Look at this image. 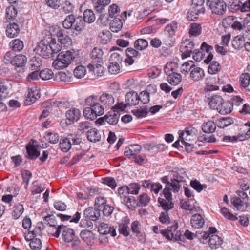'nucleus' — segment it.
Wrapping results in <instances>:
<instances>
[{"mask_svg":"<svg viewBox=\"0 0 250 250\" xmlns=\"http://www.w3.org/2000/svg\"><path fill=\"white\" fill-rule=\"evenodd\" d=\"M75 57L76 54L74 50L61 52L53 61V66L56 69L66 68L75 59Z\"/></svg>","mask_w":250,"mask_h":250,"instance_id":"obj_1","label":"nucleus"},{"mask_svg":"<svg viewBox=\"0 0 250 250\" xmlns=\"http://www.w3.org/2000/svg\"><path fill=\"white\" fill-rule=\"evenodd\" d=\"M84 24V21L82 17H75L72 14L67 16L62 22L63 26L65 29H72L78 32L83 29Z\"/></svg>","mask_w":250,"mask_h":250,"instance_id":"obj_2","label":"nucleus"},{"mask_svg":"<svg viewBox=\"0 0 250 250\" xmlns=\"http://www.w3.org/2000/svg\"><path fill=\"white\" fill-rule=\"evenodd\" d=\"M52 41V35L49 33L45 35L36 47L39 55L43 58H47L51 56V49L49 43Z\"/></svg>","mask_w":250,"mask_h":250,"instance_id":"obj_3","label":"nucleus"},{"mask_svg":"<svg viewBox=\"0 0 250 250\" xmlns=\"http://www.w3.org/2000/svg\"><path fill=\"white\" fill-rule=\"evenodd\" d=\"M61 233H62V237L63 240L66 243L72 242L74 238H75V231L73 229L63 225H58L55 228L54 233H51V234L52 236L58 238Z\"/></svg>","mask_w":250,"mask_h":250,"instance_id":"obj_4","label":"nucleus"},{"mask_svg":"<svg viewBox=\"0 0 250 250\" xmlns=\"http://www.w3.org/2000/svg\"><path fill=\"white\" fill-rule=\"evenodd\" d=\"M206 4L212 14L222 16L226 12L227 4L223 0H207Z\"/></svg>","mask_w":250,"mask_h":250,"instance_id":"obj_5","label":"nucleus"},{"mask_svg":"<svg viewBox=\"0 0 250 250\" xmlns=\"http://www.w3.org/2000/svg\"><path fill=\"white\" fill-rule=\"evenodd\" d=\"M98 97L94 95L88 97L85 101L87 105L92 107L93 112L96 117L103 115L106 108L103 104L98 103Z\"/></svg>","mask_w":250,"mask_h":250,"instance_id":"obj_6","label":"nucleus"},{"mask_svg":"<svg viewBox=\"0 0 250 250\" xmlns=\"http://www.w3.org/2000/svg\"><path fill=\"white\" fill-rule=\"evenodd\" d=\"M179 134H180L181 142L191 141L196 138L198 134V130L195 127L191 126L186 128L185 131H180Z\"/></svg>","mask_w":250,"mask_h":250,"instance_id":"obj_7","label":"nucleus"},{"mask_svg":"<svg viewBox=\"0 0 250 250\" xmlns=\"http://www.w3.org/2000/svg\"><path fill=\"white\" fill-rule=\"evenodd\" d=\"M194 48V44L193 42L190 40H186L184 42L182 43L180 48L182 58H186L189 57L193 53Z\"/></svg>","mask_w":250,"mask_h":250,"instance_id":"obj_8","label":"nucleus"},{"mask_svg":"<svg viewBox=\"0 0 250 250\" xmlns=\"http://www.w3.org/2000/svg\"><path fill=\"white\" fill-rule=\"evenodd\" d=\"M119 116L120 113L118 111L112 109L104 117L100 118L99 121L105 120L110 125H116L118 122Z\"/></svg>","mask_w":250,"mask_h":250,"instance_id":"obj_9","label":"nucleus"},{"mask_svg":"<svg viewBox=\"0 0 250 250\" xmlns=\"http://www.w3.org/2000/svg\"><path fill=\"white\" fill-rule=\"evenodd\" d=\"M204 0H192L191 13L194 16L199 14H204L205 9L204 6Z\"/></svg>","mask_w":250,"mask_h":250,"instance_id":"obj_10","label":"nucleus"},{"mask_svg":"<svg viewBox=\"0 0 250 250\" xmlns=\"http://www.w3.org/2000/svg\"><path fill=\"white\" fill-rule=\"evenodd\" d=\"M163 195L166 199L159 197L158 199V203L160 205L159 206L167 212L172 209L174 207L173 203L172 202V194L170 192V195H167L168 197H167L166 194Z\"/></svg>","mask_w":250,"mask_h":250,"instance_id":"obj_11","label":"nucleus"},{"mask_svg":"<svg viewBox=\"0 0 250 250\" xmlns=\"http://www.w3.org/2000/svg\"><path fill=\"white\" fill-rule=\"evenodd\" d=\"M100 209L93 208H88L84 211V216L86 219L95 221L100 216Z\"/></svg>","mask_w":250,"mask_h":250,"instance_id":"obj_12","label":"nucleus"},{"mask_svg":"<svg viewBox=\"0 0 250 250\" xmlns=\"http://www.w3.org/2000/svg\"><path fill=\"white\" fill-rule=\"evenodd\" d=\"M58 40L62 44L69 45L71 43V39L67 35V32L65 29H60L58 30L56 33Z\"/></svg>","mask_w":250,"mask_h":250,"instance_id":"obj_13","label":"nucleus"},{"mask_svg":"<svg viewBox=\"0 0 250 250\" xmlns=\"http://www.w3.org/2000/svg\"><path fill=\"white\" fill-rule=\"evenodd\" d=\"M104 52L101 48L94 47L90 53L92 63H103Z\"/></svg>","mask_w":250,"mask_h":250,"instance_id":"obj_14","label":"nucleus"},{"mask_svg":"<svg viewBox=\"0 0 250 250\" xmlns=\"http://www.w3.org/2000/svg\"><path fill=\"white\" fill-rule=\"evenodd\" d=\"M98 231L102 235L111 234V235L113 237L116 235L115 229L104 223H101L100 224L98 227Z\"/></svg>","mask_w":250,"mask_h":250,"instance_id":"obj_15","label":"nucleus"},{"mask_svg":"<svg viewBox=\"0 0 250 250\" xmlns=\"http://www.w3.org/2000/svg\"><path fill=\"white\" fill-rule=\"evenodd\" d=\"M223 100L221 96L215 95L208 98V105L210 109L218 111Z\"/></svg>","mask_w":250,"mask_h":250,"instance_id":"obj_16","label":"nucleus"},{"mask_svg":"<svg viewBox=\"0 0 250 250\" xmlns=\"http://www.w3.org/2000/svg\"><path fill=\"white\" fill-rule=\"evenodd\" d=\"M98 101H100L101 104L106 108L114 103V98L112 94L104 93L98 98Z\"/></svg>","mask_w":250,"mask_h":250,"instance_id":"obj_17","label":"nucleus"},{"mask_svg":"<svg viewBox=\"0 0 250 250\" xmlns=\"http://www.w3.org/2000/svg\"><path fill=\"white\" fill-rule=\"evenodd\" d=\"M142 147L140 145H131L125 148L124 154L128 158H130L131 156H134L139 153Z\"/></svg>","mask_w":250,"mask_h":250,"instance_id":"obj_18","label":"nucleus"},{"mask_svg":"<svg viewBox=\"0 0 250 250\" xmlns=\"http://www.w3.org/2000/svg\"><path fill=\"white\" fill-rule=\"evenodd\" d=\"M205 73L203 69L194 65L190 73V78L194 81H199L204 77Z\"/></svg>","mask_w":250,"mask_h":250,"instance_id":"obj_19","label":"nucleus"},{"mask_svg":"<svg viewBox=\"0 0 250 250\" xmlns=\"http://www.w3.org/2000/svg\"><path fill=\"white\" fill-rule=\"evenodd\" d=\"M20 28L19 26L16 23H10L7 26L6 33L9 38H14L19 34Z\"/></svg>","mask_w":250,"mask_h":250,"instance_id":"obj_20","label":"nucleus"},{"mask_svg":"<svg viewBox=\"0 0 250 250\" xmlns=\"http://www.w3.org/2000/svg\"><path fill=\"white\" fill-rule=\"evenodd\" d=\"M10 63L17 67H22L25 65L27 62V58L23 55H17L15 56L10 61Z\"/></svg>","mask_w":250,"mask_h":250,"instance_id":"obj_21","label":"nucleus"},{"mask_svg":"<svg viewBox=\"0 0 250 250\" xmlns=\"http://www.w3.org/2000/svg\"><path fill=\"white\" fill-rule=\"evenodd\" d=\"M66 119L71 122L78 121L81 117V112L79 109L72 108L68 110L65 114Z\"/></svg>","mask_w":250,"mask_h":250,"instance_id":"obj_22","label":"nucleus"},{"mask_svg":"<svg viewBox=\"0 0 250 250\" xmlns=\"http://www.w3.org/2000/svg\"><path fill=\"white\" fill-rule=\"evenodd\" d=\"M87 138L91 142L97 143L100 141L101 134L96 128H92L89 131H87Z\"/></svg>","mask_w":250,"mask_h":250,"instance_id":"obj_23","label":"nucleus"},{"mask_svg":"<svg viewBox=\"0 0 250 250\" xmlns=\"http://www.w3.org/2000/svg\"><path fill=\"white\" fill-rule=\"evenodd\" d=\"M26 150L28 155L27 158L31 160H34L39 157L40 155V153L37 150L35 146L29 143L26 146Z\"/></svg>","mask_w":250,"mask_h":250,"instance_id":"obj_24","label":"nucleus"},{"mask_svg":"<svg viewBox=\"0 0 250 250\" xmlns=\"http://www.w3.org/2000/svg\"><path fill=\"white\" fill-rule=\"evenodd\" d=\"M118 49L119 52H114L111 54L109 61L110 63H115L117 64H121L123 61V55L124 53L121 50L118 49L117 47H114L112 48L113 50Z\"/></svg>","mask_w":250,"mask_h":250,"instance_id":"obj_25","label":"nucleus"},{"mask_svg":"<svg viewBox=\"0 0 250 250\" xmlns=\"http://www.w3.org/2000/svg\"><path fill=\"white\" fill-rule=\"evenodd\" d=\"M216 79L215 77L209 76L206 79L205 90L208 91L217 90L219 87L216 85Z\"/></svg>","mask_w":250,"mask_h":250,"instance_id":"obj_26","label":"nucleus"},{"mask_svg":"<svg viewBox=\"0 0 250 250\" xmlns=\"http://www.w3.org/2000/svg\"><path fill=\"white\" fill-rule=\"evenodd\" d=\"M190 223L193 228L199 229L203 226L205 221L200 214H196L191 217Z\"/></svg>","mask_w":250,"mask_h":250,"instance_id":"obj_27","label":"nucleus"},{"mask_svg":"<svg viewBox=\"0 0 250 250\" xmlns=\"http://www.w3.org/2000/svg\"><path fill=\"white\" fill-rule=\"evenodd\" d=\"M121 200L122 203L124 204L129 209H132L137 206V201L132 195L128 194L127 196H124Z\"/></svg>","mask_w":250,"mask_h":250,"instance_id":"obj_28","label":"nucleus"},{"mask_svg":"<svg viewBox=\"0 0 250 250\" xmlns=\"http://www.w3.org/2000/svg\"><path fill=\"white\" fill-rule=\"evenodd\" d=\"M95 9L99 13H101L110 2V0H91Z\"/></svg>","mask_w":250,"mask_h":250,"instance_id":"obj_29","label":"nucleus"},{"mask_svg":"<svg viewBox=\"0 0 250 250\" xmlns=\"http://www.w3.org/2000/svg\"><path fill=\"white\" fill-rule=\"evenodd\" d=\"M219 107L218 111L222 115L230 113L232 110V105L229 101H225L223 100Z\"/></svg>","mask_w":250,"mask_h":250,"instance_id":"obj_30","label":"nucleus"},{"mask_svg":"<svg viewBox=\"0 0 250 250\" xmlns=\"http://www.w3.org/2000/svg\"><path fill=\"white\" fill-rule=\"evenodd\" d=\"M113 18L110 23V29L113 32H117L122 28V21L120 18Z\"/></svg>","mask_w":250,"mask_h":250,"instance_id":"obj_31","label":"nucleus"},{"mask_svg":"<svg viewBox=\"0 0 250 250\" xmlns=\"http://www.w3.org/2000/svg\"><path fill=\"white\" fill-rule=\"evenodd\" d=\"M125 100L127 104L137 105L139 103L138 94L135 92H128L125 94Z\"/></svg>","mask_w":250,"mask_h":250,"instance_id":"obj_32","label":"nucleus"},{"mask_svg":"<svg viewBox=\"0 0 250 250\" xmlns=\"http://www.w3.org/2000/svg\"><path fill=\"white\" fill-rule=\"evenodd\" d=\"M103 63H91L88 64L87 67L90 71H93L95 75L101 76L104 72V68L102 66Z\"/></svg>","mask_w":250,"mask_h":250,"instance_id":"obj_33","label":"nucleus"},{"mask_svg":"<svg viewBox=\"0 0 250 250\" xmlns=\"http://www.w3.org/2000/svg\"><path fill=\"white\" fill-rule=\"evenodd\" d=\"M39 97L40 96L36 91L30 89L26 97L25 103L27 105H30L32 103H35Z\"/></svg>","mask_w":250,"mask_h":250,"instance_id":"obj_34","label":"nucleus"},{"mask_svg":"<svg viewBox=\"0 0 250 250\" xmlns=\"http://www.w3.org/2000/svg\"><path fill=\"white\" fill-rule=\"evenodd\" d=\"M98 37L100 42L102 44H105L110 41L112 35L109 31L106 30L101 31Z\"/></svg>","mask_w":250,"mask_h":250,"instance_id":"obj_35","label":"nucleus"},{"mask_svg":"<svg viewBox=\"0 0 250 250\" xmlns=\"http://www.w3.org/2000/svg\"><path fill=\"white\" fill-rule=\"evenodd\" d=\"M9 94L7 83L3 80H0V100L7 97Z\"/></svg>","mask_w":250,"mask_h":250,"instance_id":"obj_36","label":"nucleus"},{"mask_svg":"<svg viewBox=\"0 0 250 250\" xmlns=\"http://www.w3.org/2000/svg\"><path fill=\"white\" fill-rule=\"evenodd\" d=\"M202 27L199 23H192L190 25L189 34L190 36H198L201 33Z\"/></svg>","mask_w":250,"mask_h":250,"instance_id":"obj_37","label":"nucleus"},{"mask_svg":"<svg viewBox=\"0 0 250 250\" xmlns=\"http://www.w3.org/2000/svg\"><path fill=\"white\" fill-rule=\"evenodd\" d=\"M221 244L222 240L218 235L213 234L209 237L208 244L212 249L217 248Z\"/></svg>","mask_w":250,"mask_h":250,"instance_id":"obj_38","label":"nucleus"},{"mask_svg":"<svg viewBox=\"0 0 250 250\" xmlns=\"http://www.w3.org/2000/svg\"><path fill=\"white\" fill-rule=\"evenodd\" d=\"M17 15V10L13 5L8 7L6 9V19L8 22L13 21Z\"/></svg>","mask_w":250,"mask_h":250,"instance_id":"obj_39","label":"nucleus"},{"mask_svg":"<svg viewBox=\"0 0 250 250\" xmlns=\"http://www.w3.org/2000/svg\"><path fill=\"white\" fill-rule=\"evenodd\" d=\"M216 127V125L213 122L208 121L203 124L202 129L206 133H211L215 131Z\"/></svg>","mask_w":250,"mask_h":250,"instance_id":"obj_40","label":"nucleus"},{"mask_svg":"<svg viewBox=\"0 0 250 250\" xmlns=\"http://www.w3.org/2000/svg\"><path fill=\"white\" fill-rule=\"evenodd\" d=\"M150 197L146 193H142L138 196L137 206L139 207H146L150 202Z\"/></svg>","mask_w":250,"mask_h":250,"instance_id":"obj_41","label":"nucleus"},{"mask_svg":"<svg viewBox=\"0 0 250 250\" xmlns=\"http://www.w3.org/2000/svg\"><path fill=\"white\" fill-rule=\"evenodd\" d=\"M71 142L68 138L61 139L60 141V147L62 151L67 152L71 147Z\"/></svg>","mask_w":250,"mask_h":250,"instance_id":"obj_42","label":"nucleus"},{"mask_svg":"<svg viewBox=\"0 0 250 250\" xmlns=\"http://www.w3.org/2000/svg\"><path fill=\"white\" fill-rule=\"evenodd\" d=\"M70 80V73L67 74L64 72H59L55 74L54 80L55 81L69 82Z\"/></svg>","mask_w":250,"mask_h":250,"instance_id":"obj_43","label":"nucleus"},{"mask_svg":"<svg viewBox=\"0 0 250 250\" xmlns=\"http://www.w3.org/2000/svg\"><path fill=\"white\" fill-rule=\"evenodd\" d=\"M232 47L235 49H240L245 47V42L243 37L237 36L235 37L231 42Z\"/></svg>","mask_w":250,"mask_h":250,"instance_id":"obj_44","label":"nucleus"},{"mask_svg":"<svg viewBox=\"0 0 250 250\" xmlns=\"http://www.w3.org/2000/svg\"><path fill=\"white\" fill-rule=\"evenodd\" d=\"M181 182H182L179 181L175 179H171L170 184H168V192H170L171 190L173 191L174 193L178 192L181 188V185L180 183Z\"/></svg>","mask_w":250,"mask_h":250,"instance_id":"obj_45","label":"nucleus"},{"mask_svg":"<svg viewBox=\"0 0 250 250\" xmlns=\"http://www.w3.org/2000/svg\"><path fill=\"white\" fill-rule=\"evenodd\" d=\"M10 47L14 51H21L24 47L23 42L19 39H15L10 43Z\"/></svg>","mask_w":250,"mask_h":250,"instance_id":"obj_46","label":"nucleus"},{"mask_svg":"<svg viewBox=\"0 0 250 250\" xmlns=\"http://www.w3.org/2000/svg\"><path fill=\"white\" fill-rule=\"evenodd\" d=\"M83 20L85 22L92 23L95 20V15L91 10L87 9L83 12Z\"/></svg>","mask_w":250,"mask_h":250,"instance_id":"obj_47","label":"nucleus"},{"mask_svg":"<svg viewBox=\"0 0 250 250\" xmlns=\"http://www.w3.org/2000/svg\"><path fill=\"white\" fill-rule=\"evenodd\" d=\"M182 80V76L179 73H173L167 77L168 83L173 85H178Z\"/></svg>","mask_w":250,"mask_h":250,"instance_id":"obj_48","label":"nucleus"},{"mask_svg":"<svg viewBox=\"0 0 250 250\" xmlns=\"http://www.w3.org/2000/svg\"><path fill=\"white\" fill-rule=\"evenodd\" d=\"M40 78L42 80H49L51 79H54L55 74L50 69H45L40 71Z\"/></svg>","mask_w":250,"mask_h":250,"instance_id":"obj_49","label":"nucleus"},{"mask_svg":"<svg viewBox=\"0 0 250 250\" xmlns=\"http://www.w3.org/2000/svg\"><path fill=\"white\" fill-rule=\"evenodd\" d=\"M92 128V124L88 121H83L79 123L78 126V130L81 132H86L89 131Z\"/></svg>","mask_w":250,"mask_h":250,"instance_id":"obj_50","label":"nucleus"},{"mask_svg":"<svg viewBox=\"0 0 250 250\" xmlns=\"http://www.w3.org/2000/svg\"><path fill=\"white\" fill-rule=\"evenodd\" d=\"M148 45V42L143 39H138L134 42V47L138 50L145 49Z\"/></svg>","mask_w":250,"mask_h":250,"instance_id":"obj_51","label":"nucleus"},{"mask_svg":"<svg viewBox=\"0 0 250 250\" xmlns=\"http://www.w3.org/2000/svg\"><path fill=\"white\" fill-rule=\"evenodd\" d=\"M68 102L64 98H59L55 101L51 103L52 106L54 107H66L68 105Z\"/></svg>","mask_w":250,"mask_h":250,"instance_id":"obj_52","label":"nucleus"},{"mask_svg":"<svg viewBox=\"0 0 250 250\" xmlns=\"http://www.w3.org/2000/svg\"><path fill=\"white\" fill-rule=\"evenodd\" d=\"M24 211V208L22 204H19L14 207V210L12 212V216L15 219L19 218L22 214Z\"/></svg>","mask_w":250,"mask_h":250,"instance_id":"obj_53","label":"nucleus"},{"mask_svg":"<svg viewBox=\"0 0 250 250\" xmlns=\"http://www.w3.org/2000/svg\"><path fill=\"white\" fill-rule=\"evenodd\" d=\"M233 123V121L230 118H223L219 120H218L216 122L217 126L221 128H224L225 127H227Z\"/></svg>","mask_w":250,"mask_h":250,"instance_id":"obj_54","label":"nucleus"},{"mask_svg":"<svg viewBox=\"0 0 250 250\" xmlns=\"http://www.w3.org/2000/svg\"><path fill=\"white\" fill-rule=\"evenodd\" d=\"M132 113L137 118H141L146 117L148 113V110L146 107L143 108L134 109L132 110Z\"/></svg>","mask_w":250,"mask_h":250,"instance_id":"obj_55","label":"nucleus"},{"mask_svg":"<svg viewBox=\"0 0 250 250\" xmlns=\"http://www.w3.org/2000/svg\"><path fill=\"white\" fill-rule=\"evenodd\" d=\"M42 65V59L39 57H33L30 61V66L31 69L34 70H38Z\"/></svg>","mask_w":250,"mask_h":250,"instance_id":"obj_56","label":"nucleus"},{"mask_svg":"<svg viewBox=\"0 0 250 250\" xmlns=\"http://www.w3.org/2000/svg\"><path fill=\"white\" fill-rule=\"evenodd\" d=\"M46 140L51 144H56L59 141V136L58 133L55 132H48L45 137Z\"/></svg>","mask_w":250,"mask_h":250,"instance_id":"obj_57","label":"nucleus"},{"mask_svg":"<svg viewBox=\"0 0 250 250\" xmlns=\"http://www.w3.org/2000/svg\"><path fill=\"white\" fill-rule=\"evenodd\" d=\"M246 128L244 129L246 131L245 134H239L237 137V139L239 141H243L250 137V122H248L244 125Z\"/></svg>","mask_w":250,"mask_h":250,"instance_id":"obj_58","label":"nucleus"},{"mask_svg":"<svg viewBox=\"0 0 250 250\" xmlns=\"http://www.w3.org/2000/svg\"><path fill=\"white\" fill-rule=\"evenodd\" d=\"M240 82L242 86L247 87L250 82V74L248 73L242 74L240 76Z\"/></svg>","mask_w":250,"mask_h":250,"instance_id":"obj_59","label":"nucleus"},{"mask_svg":"<svg viewBox=\"0 0 250 250\" xmlns=\"http://www.w3.org/2000/svg\"><path fill=\"white\" fill-rule=\"evenodd\" d=\"M194 62L192 61H189L184 63L181 67V72L183 73H188L189 71L191 72L193 67L194 66Z\"/></svg>","mask_w":250,"mask_h":250,"instance_id":"obj_60","label":"nucleus"},{"mask_svg":"<svg viewBox=\"0 0 250 250\" xmlns=\"http://www.w3.org/2000/svg\"><path fill=\"white\" fill-rule=\"evenodd\" d=\"M49 44L51 49V56H52L53 54H56L61 51L62 47L60 44L56 43V40L54 38L52 37V41Z\"/></svg>","mask_w":250,"mask_h":250,"instance_id":"obj_61","label":"nucleus"},{"mask_svg":"<svg viewBox=\"0 0 250 250\" xmlns=\"http://www.w3.org/2000/svg\"><path fill=\"white\" fill-rule=\"evenodd\" d=\"M62 9L65 13H69L72 12L74 10L73 4L69 0H65L63 3H61Z\"/></svg>","mask_w":250,"mask_h":250,"instance_id":"obj_62","label":"nucleus"},{"mask_svg":"<svg viewBox=\"0 0 250 250\" xmlns=\"http://www.w3.org/2000/svg\"><path fill=\"white\" fill-rule=\"evenodd\" d=\"M220 70V64L216 61H212L208 68V72L211 74L217 73Z\"/></svg>","mask_w":250,"mask_h":250,"instance_id":"obj_63","label":"nucleus"},{"mask_svg":"<svg viewBox=\"0 0 250 250\" xmlns=\"http://www.w3.org/2000/svg\"><path fill=\"white\" fill-rule=\"evenodd\" d=\"M86 73L85 68L82 65L77 66L74 70V76L78 78H82L84 76Z\"/></svg>","mask_w":250,"mask_h":250,"instance_id":"obj_64","label":"nucleus"}]
</instances>
